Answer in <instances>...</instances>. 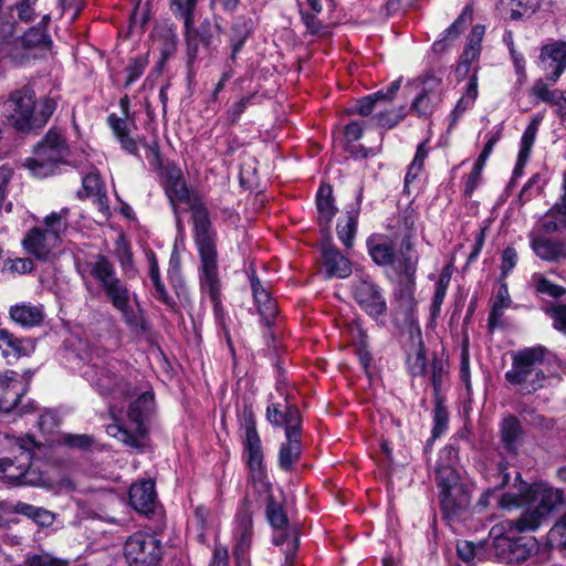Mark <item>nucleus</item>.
Masks as SVG:
<instances>
[{"instance_id":"obj_1","label":"nucleus","mask_w":566,"mask_h":566,"mask_svg":"<svg viewBox=\"0 0 566 566\" xmlns=\"http://www.w3.org/2000/svg\"><path fill=\"white\" fill-rule=\"evenodd\" d=\"M196 243L201 260L200 286L217 303L220 296V279L217 262L214 233L207 209L199 201L190 203Z\"/></svg>"},{"instance_id":"obj_2","label":"nucleus","mask_w":566,"mask_h":566,"mask_svg":"<svg viewBox=\"0 0 566 566\" xmlns=\"http://www.w3.org/2000/svg\"><path fill=\"white\" fill-rule=\"evenodd\" d=\"M56 108L51 97L36 101L34 91L24 86L11 93L6 102L8 120L17 130L29 132L46 124Z\"/></svg>"},{"instance_id":"obj_3","label":"nucleus","mask_w":566,"mask_h":566,"mask_svg":"<svg viewBox=\"0 0 566 566\" xmlns=\"http://www.w3.org/2000/svg\"><path fill=\"white\" fill-rule=\"evenodd\" d=\"M38 447L31 436L11 438L0 436V448L8 452L0 458V480L15 484H36L39 476L31 469L33 450Z\"/></svg>"},{"instance_id":"obj_4","label":"nucleus","mask_w":566,"mask_h":566,"mask_svg":"<svg viewBox=\"0 0 566 566\" xmlns=\"http://www.w3.org/2000/svg\"><path fill=\"white\" fill-rule=\"evenodd\" d=\"M442 455L436 468V482L443 517L455 520L470 505V489L451 464L442 463Z\"/></svg>"},{"instance_id":"obj_5","label":"nucleus","mask_w":566,"mask_h":566,"mask_svg":"<svg viewBox=\"0 0 566 566\" xmlns=\"http://www.w3.org/2000/svg\"><path fill=\"white\" fill-rule=\"evenodd\" d=\"M70 154V148L62 132L51 128L34 147L32 157L25 159L24 167L38 178L49 177L57 170Z\"/></svg>"},{"instance_id":"obj_6","label":"nucleus","mask_w":566,"mask_h":566,"mask_svg":"<svg viewBox=\"0 0 566 566\" xmlns=\"http://www.w3.org/2000/svg\"><path fill=\"white\" fill-rule=\"evenodd\" d=\"M153 408L154 395L150 391L140 394L128 407V424H108L106 428L107 433L133 449H142L144 446L142 439L147 432L145 422L150 416Z\"/></svg>"},{"instance_id":"obj_7","label":"nucleus","mask_w":566,"mask_h":566,"mask_svg":"<svg viewBox=\"0 0 566 566\" xmlns=\"http://www.w3.org/2000/svg\"><path fill=\"white\" fill-rule=\"evenodd\" d=\"M544 349L533 347L520 350L513 356L512 368L506 371L505 378L513 385H521L526 392L543 387L545 375L539 366L544 361Z\"/></svg>"},{"instance_id":"obj_8","label":"nucleus","mask_w":566,"mask_h":566,"mask_svg":"<svg viewBox=\"0 0 566 566\" xmlns=\"http://www.w3.org/2000/svg\"><path fill=\"white\" fill-rule=\"evenodd\" d=\"M514 522L503 521L490 531L493 546L497 557L507 564H518L528 558L531 549L523 543V538H514Z\"/></svg>"},{"instance_id":"obj_9","label":"nucleus","mask_w":566,"mask_h":566,"mask_svg":"<svg viewBox=\"0 0 566 566\" xmlns=\"http://www.w3.org/2000/svg\"><path fill=\"white\" fill-rule=\"evenodd\" d=\"M124 556L129 566H156L163 556L161 541L154 534L136 532L126 539Z\"/></svg>"},{"instance_id":"obj_10","label":"nucleus","mask_w":566,"mask_h":566,"mask_svg":"<svg viewBox=\"0 0 566 566\" xmlns=\"http://www.w3.org/2000/svg\"><path fill=\"white\" fill-rule=\"evenodd\" d=\"M122 367V364L114 359L102 366L94 363L85 375L101 395L125 397L129 394V385L118 375Z\"/></svg>"},{"instance_id":"obj_11","label":"nucleus","mask_w":566,"mask_h":566,"mask_svg":"<svg viewBox=\"0 0 566 566\" xmlns=\"http://www.w3.org/2000/svg\"><path fill=\"white\" fill-rule=\"evenodd\" d=\"M353 296L361 310L373 317L382 315L387 310L380 287L367 277L354 283Z\"/></svg>"},{"instance_id":"obj_12","label":"nucleus","mask_w":566,"mask_h":566,"mask_svg":"<svg viewBox=\"0 0 566 566\" xmlns=\"http://www.w3.org/2000/svg\"><path fill=\"white\" fill-rule=\"evenodd\" d=\"M108 302L122 314L125 323L130 327L139 325V315L130 305V293L126 284L119 279L115 283L108 284L102 291Z\"/></svg>"},{"instance_id":"obj_13","label":"nucleus","mask_w":566,"mask_h":566,"mask_svg":"<svg viewBox=\"0 0 566 566\" xmlns=\"http://www.w3.org/2000/svg\"><path fill=\"white\" fill-rule=\"evenodd\" d=\"M244 451L247 453V463L253 480H262L265 476L263 467V451L261 439L256 431L255 422L252 418L245 424Z\"/></svg>"},{"instance_id":"obj_14","label":"nucleus","mask_w":566,"mask_h":566,"mask_svg":"<svg viewBox=\"0 0 566 566\" xmlns=\"http://www.w3.org/2000/svg\"><path fill=\"white\" fill-rule=\"evenodd\" d=\"M419 255L415 250L410 237H405L400 244V251L392 262V266L407 281V289L411 293L415 286V274L417 272Z\"/></svg>"},{"instance_id":"obj_15","label":"nucleus","mask_w":566,"mask_h":566,"mask_svg":"<svg viewBox=\"0 0 566 566\" xmlns=\"http://www.w3.org/2000/svg\"><path fill=\"white\" fill-rule=\"evenodd\" d=\"M28 253L38 260L48 261L60 245L54 234H46L41 228L31 229L22 241Z\"/></svg>"},{"instance_id":"obj_16","label":"nucleus","mask_w":566,"mask_h":566,"mask_svg":"<svg viewBox=\"0 0 566 566\" xmlns=\"http://www.w3.org/2000/svg\"><path fill=\"white\" fill-rule=\"evenodd\" d=\"M539 59L547 80L556 82L566 69V44L554 43L543 46Z\"/></svg>"},{"instance_id":"obj_17","label":"nucleus","mask_w":566,"mask_h":566,"mask_svg":"<svg viewBox=\"0 0 566 566\" xmlns=\"http://www.w3.org/2000/svg\"><path fill=\"white\" fill-rule=\"evenodd\" d=\"M164 188L175 209L177 202H192L182 172L176 165L164 168Z\"/></svg>"},{"instance_id":"obj_18","label":"nucleus","mask_w":566,"mask_h":566,"mask_svg":"<svg viewBox=\"0 0 566 566\" xmlns=\"http://www.w3.org/2000/svg\"><path fill=\"white\" fill-rule=\"evenodd\" d=\"M24 390L15 371L0 374V411L9 412L14 409Z\"/></svg>"},{"instance_id":"obj_19","label":"nucleus","mask_w":566,"mask_h":566,"mask_svg":"<svg viewBox=\"0 0 566 566\" xmlns=\"http://www.w3.org/2000/svg\"><path fill=\"white\" fill-rule=\"evenodd\" d=\"M239 539L233 554L239 563L245 562L252 541V513L247 502H243L237 514Z\"/></svg>"},{"instance_id":"obj_20","label":"nucleus","mask_w":566,"mask_h":566,"mask_svg":"<svg viewBox=\"0 0 566 566\" xmlns=\"http://www.w3.org/2000/svg\"><path fill=\"white\" fill-rule=\"evenodd\" d=\"M107 123L119 142L122 149L130 155L138 156V142L133 136V130L137 129L135 123L128 118L118 117L115 114H111L107 117Z\"/></svg>"},{"instance_id":"obj_21","label":"nucleus","mask_w":566,"mask_h":566,"mask_svg":"<svg viewBox=\"0 0 566 566\" xmlns=\"http://www.w3.org/2000/svg\"><path fill=\"white\" fill-rule=\"evenodd\" d=\"M254 303L265 326L270 327L277 315V304L268 290L262 285L259 277L253 273L250 276Z\"/></svg>"},{"instance_id":"obj_22","label":"nucleus","mask_w":566,"mask_h":566,"mask_svg":"<svg viewBox=\"0 0 566 566\" xmlns=\"http://www.w3.org/2000/svg\"><path fill=\"white\" fill-rule=\"evenodd\" d=\"M22 45L25 50L27 59L43 57L52 45L51 38L46 34L44 27L36 25L30 28L22 36Z\"/></svg>"},{"instance_id":"obj_23","label":"nucleus","mask_w":566,"mask_h":566,"mask_svg":"<svg viewBox=\"0 0 566 566\" xmlns=\"http://www.w3.org/2000/svg\"><path fill=\"white\" fill-rule=\"evenodd\" d=\"M85 272L96 281L101 291L106 289L108 284L119 280L114 264L103 254H97L92 260L87 261L85 263Z\"/></svg>"},{"instance_id":"obj_24","label":"nucleus","mask_w":566,"mask_h":566,"mask_svg":"<svg viewBox=\"0 0 566 566\" xmlns=\"http://www.w3.org/2000/svg\"><path fill=\"white\" fill-rule=\"evenodd\" d=\"M400 83L401 80L398 78L394 81L386 91H378L357 101L356 113L360 116H368L382 105H389L400 88Z\"/></svg>"},{"instance_id":"obj_25","label":"nucleus","mask_w":566,"mask_h":566,"mask_svg":"<svg viewBox=\"0 0 566 566\" xmlns=\"http://www.w3.org/2000/svg\"><path fill=\"white\" fill-rule=\"evenodd\" d=\"M156 500L155 483L144 480L135 483L129 490V503L139 513L147 514L153 510Z\"/></svg>"},{"instance_id":"obj_26","label":"nucleus","mask_w":566,"mask_h":566,"mask_svg":"<svg viewBox=\"0 0 566 566\" xmlns=\"http://www.w3.org/2000/svg\"><path fill=\"white\" fill-rule=\"evenodd\" d=\"M322 253L328 277L345 279L350 275L352 264L337 249L331 244H325Z\"/></svg>"},{"instance_id":"obj_27","label":"nucleus","mask_w":566,"mask_h":566,"mask_svg":"<svg viewBox=\"0 0 566 566\" xmlns=\"http://www.w3.org/2000/svg\"><path fill=\"white\" fill-rule=\"evenodd\" d=\"M301 434H285L286 441L281 444L279 451V467L289 472L300 460L302 454Z\"/></svg>"},{"instance_id":"obj_28","label":"nucleus","mask_w":566,"mask_h":566,"mask_svg":"<svg viewBox=\"0 0 566 566\" xmlns=\"http://www.w3.org/2000/svg\"><path fill=\"white\" fill-rule=\"evenodd\" d=\"M31 348L29 339L18 338L8 329H0V350L3 357L10 359H18L21 356L28 355Z\"/></svg>"},{"instance_id":"obj_29","label":"nucleus","mask_w":566,"mask_h":566,"mask_svg":"<svg viewBox=\"0 0 566 566\" xmlns=\"http://www.w3.org/2000/svg\"><path fill=\"white\" fill-rule=\"evenodd\" d=\"M532 492L538 500L536 507L546 516L563 504V492L559 489L536 484L533 486Z\"/></svg>"},{"instance_id":"obj_30","label":"nucleus","mask_w":566,"mask_h":566,"mask_svg":"<svg viewBox=\"0 0 566 566\" xmlns=\"http://www.w3.org/2000/svg\"><path fill=\"white\" fill-rule=\"evenodd\" d=\"M10 317L23 327H33L43 321V307L25 303L18 304L10 308Z\"/></svg>"},{"instance_id":"obj_31","label":"nucleus","mask_w":566,"mask_h":566,"mask_svg":"<svg viewBox=\"0 0 566 566\" xmlns=\"http://www.w3.org/2000/svg\"><path fill=\"white\" fill-rule=\"evenodd\" d=\"M539 8V0H501V12L510 20L532 15Z\"/></svg>"},{"instance_id":"obj_32","label":"nucleus","mask_w":566,"mask_h":566,"mask_svg":"<svg viewBox=\"0 0 566 566\" xmlns=\"http://www.w3.org/2000/svg\"><path fill=\"white\" fill-rule=\"evenodd\" d=\"M316 207L318 211V220L321 224H325L326 229L335 216L336 208L333 200V189L329 185H322L316 195Z\"/></svg>"},{"instance_id":"obj_33","label":"nucleus","mask_w":566,"mask_h":566,"mask_svg":"<svg viewBox=\"0 0 566 566\" xmlns=\"http://www.w3.org/2000/svg\"><path fill=\"white\" fill-rule=\"evenodd\" d=\"M531 247L534 253L544 261H556L565 254L562 243L544 237L532 238Z\"/></svg>"},{"instance_id":"obj_34","label":"nucleus","mask_w":566,"mask_h":566,"mask_svg":"<svg viewBox=\"0 0 566 566\" xmlns=\"http://www.w3.org/2000/svg\"><path fill=\"white\" fill-rule=\"evenodd\" d=\"M369 255L378 265H392L395 252L392 244L384 238L371 237L367 241Z\"/></svg>"},{"instance_id":"obj_35","label":"nucleus","mask_w":566,"mask_h":566,"mask_svg":"<svg viewBox=\"0 0 566 566\" xmlns=\"http://www.w3.org/2000/svg\"><path fill=\"white\" fill-rule=\"evenodd\" d=\"M359 213V208H353L352 210L346 212L344 218H340L337 222V235L338 239L346 248H352L354 243V238L357 230V218Z\"/></svg>"},{"instance_id":"obj_36","label":"nucleus","mask_w":566,"mask_h":566,"mask_svg":"<svg viewBox=\"0 0 566 566\" xmlns=\"http://www.w3.org/2000/svg\"><path fill=\"white\" fill-rule=\"evenodd\" d=\"M253 22L251 19L245 17H239L234 21L232 25V35H231V59L234 61L237 54L240 52L241 48L245 43L247 39L250 36L252 31Z\"/></svg>"},{"instance_id":"obj_37","label":"nucleus","mask_w":566,"mask_h":566,"mask_svg":"<svg viewBox=\"0 0 566 566\" xmlns=\"http://www.w3.org/2000/svg\"><path fill=\"white\" fill-rule=\"evenodd\" d=\"M70 210L67 208L61 209L59 212H52L44 219L45 228L42 229L46 234H54L57 242L61 243V233L67 229V217Z\"/></svg>"},{"instance_id":"obj_38","label":"nucleus","mask_w":566,"mask_h":566,"mask_svg":"<svg viewBox=\"0 0 566 566\" xmlns=\"http://www.w3.org/2000/svg\"><path fill=\"white\" fill-rule=\"evenodd\" d=\"M280 533L273 536V544L281 546L286 545L284 549L285 555V564L284 566H292L293 559L295 557L296 551L300 545L298 536L296 532H285L283 530H279Z\"/></svg>"},{"instance_id":"obj_39","label":"nucleus","mask_w":566,"mask_h":566,"mask_svg":"<svg viewBox=\"0 0 566 566\" xmlns=\"http://www.w3.org/2000/svg\"><path fill=\"white\" fill-rule=\"evenodd\" d=\"M531 283L537 294L547 295L553 298H560L566 294V289L551 282L541 273H534Z\"/></svg>"},{"instance_id":"obj_40","label":"nucleus","mask_w":566,"mask_h":566,"mask_svg":"<svg viewBox=\"0 0 566 566\" xmlns=\"http://www.w3.org/2000/svg\"><path fill=\"white\" fill-rule=\"evenodd\" d=\"M450 281H451V270H450V265H448L442 270V272L439 276V280L436 284V291H434V295H433V300H432V304H431V315L433 317H436L440 314L441 306L444 301Z\"/></svg>"},{"instance_id":"obj_41","label":"nucleus","mask_w":566,"mask_h":566,"mask_svg":"<svg viewBox=\"0 0 566 566\" xmlns=\"http://www.w3.org/2000/svg\"><path fill=\"white\" fill-rule=\"evenodd\" d=\"M199 0H170V10L176 18L184 21L185 28L195 24L193 14Z\"/></svg>"},{"instance_id":"obj_42","label":"nucleus","mask_w":566,"mask_h":566,"mask_svg":"<svg viewBox=\"0 0 566 566\" xmlns=\"http://www.w3.org/2000/svg\"><path fill=\"white\" fill-rule=\"evenodd\" d=\"M478 97V77L475 74H473L469 83L467 85V90L464 95L459 99L457 103L452 116H453V123L457 122V119L469 108L473 105Z\"/></svg>"},{"instance_id":"obj_43","label":"nucleus","mask_w":566,"mask_h":566,"mask_svg":"<svg viewBox=\"0 0 566 566\" xmlns=\"http://www.w3.org/2000/svg\"><path fill=\"white\" fill-rule=\"evenodd\" d=\"M546 515L537 507L526 511L516 522H514L515 532H532L537 530Z\"/></svg>"},{"instance_id":"obj_44","label":"nucleus","mask_w":566,"mask_h":566,"mask_svg":"<svg viewBox=\"0 0 566 566\" xmlns=\"http://www.w3.org/2000/svg\"><path fill=\"white\" fill-rule=\"evenodd\" d=\"M511 300L506 285L499 289L496 297L492 304V310L489 316V326L494 328L502 317L504 310L510 306Z\"/></svg>"},{"instance_id":"obj_45","label":"nucleus","mask_w":566,"mask_h":566,"mask_svg":"<svg viewBox=\"0 0 566 566\" xmlns=\"http://www.w3.org/2000/svg\"><path fill=\"white\" fill-rule=\"evenodd\" d=\"M521 433L518 420L513 417H506L501 423V439L509 450H513L515 442Z\"/></svg>"},{"instance_id":"obj_46","label":"nucleus","mask_w":566,"mask_h":566,"mask_svg":"<svg viewBox=\"0 0 566 566\" xmlns=\"http://www.w3.org/2000/svg\"><path fill=\"white\" fill-rule=\"evenodd\" d=\"M409 371L412 376H422L426 371L427 358L420 334L413 354H409L407 358Z\"/></svg>"},{"instance_id":"obj_47","label":"nucleus","mask_w":566,"mask_h":566,"mask_svg":"<svg viewBox=\"0 0 566 566\" xmlns=\"http://www.w3.org/2000/svg\"><path fill=\"white\" fill-rule=\"evenodd\" d=\"M266 517L271 526L275 530H283L289 522L283 507L274 501L272 495L268 497Z\"/></svg>"},{"instance_id":"obj_48","label":"nucleus","mask_w":566,"mask_h":566,"mask_svg":"<svg viewBox=\"0 0 566 566\" xmlns=\"http://www.w3.org/2000/svg\"><path fill=\"white\" fill-rule=\"evenodd\" d=\"M532 93L534 96H536L538 99L559 105L560 103H565L566 107V98L563 96V94L555 90L551 91L547 86V84L543 80H538L532 87Z\"/></svg>"},{"instance_id":"obj_49","label":"nucleus","mask_w":566,"mask_h":566,"mask_svg":"<svg viewBox=\"0 0 566 566\" xmlns=\"http://www.w3.org/2000/svg\"><path fill=\"white\" fill-rule=\"evenodd\" d=\"M480 55V39L474 40L473 38L469 39V43L464 49L461 61L458 65V73L465 74L468 73L470 65L473 61H475Z\"/></svg>"},{"instance_id":"obj_50","label":"nucleus","mask_w":566,"mask_h":566,"mask_svg":"<svg viewBox=\"0 0 566 566\" xmlns=\"http://www.w3.org/2000/svg\"><path fill=\"white\" fill-rule=\"evenodd\" d=\"M388 105H382L380 108L374 111V119L379 127L389 129L396 126L402 118V116L395 111L387 109Z\"/></svg>"},{"instance_id":"obj_51","label":"nucleus","mask_w":566,"mask_h":566,"mask_svg":"<svg viewBox=\"0 0 566 566\" xmlns=\"http://www.w3.org/2000/svg\"><path fill=\"white\" fill-rule=\"evenodd\" d=\"M428 157V149L426 148V144L421 143L419 144L417 148V153L415 155V158L412 163L409 166V169L406 174L405 181L406 184H410L413 181L419 172L422 170L424 159Z\"/></svg>"},{"instance_id":"obj_52","label":"nucleus","mask_w":566,"mask_h":566,"mask_svg":"<svg viewBox=\"0 0 566 566\" xmlns=\"http://www.w3.org/2000/svg\"><path fill=\"white\" fill-rule=\"evenodd\" d=\"M536 132H537V125H536V122H533L523 133V136L521 139V148L518 151L521 165H525L530 157V153H531L532 146L535 140Z\"/></svg>"},{"instance_id":"obj_53","label":"nucleus","mask_w":566,"mask_h":566,"mask_svg":"<svg viewBox=\"0 0 566 566\" xmlns=\"http://www.w3.org/2000/svg\"><path fill=\"white\" fill-rule=\"evenodd\" d=\"M464 17H459L443 33V38L436 41L432 45L434 52H442L446 48L447 40H454L463 31Z\"/></svg>"},{"instance_id":"obj_54","label":"nucleus","mask_w":566,"mask_h":566,"mask_svg":"<svg viewBox=\"0 0 566 566\" xmlns=\"http://www.w3.org/2000/svg\"><path fill=\"white\" fill-rule=\"evenodd\" d=\"M28 566H69V560L54 557L49 553L28 555L25 558Z\"/></svg>"},{"instance_id":"obj_55","label":"nucleus","mask_w":566,"mask_h":566,"mask_svg":"<svg viewBox=\"0 0 566 566\" xmlns=\"http://www.w3.org/2000/svg\"><path fill=\"white\" fill-rule=\"evenodd\" d=\"M420 94L431 95L432 101H441L442 78L434 74H428L422 80V92Z\"/></svg>"},{"instance_id":"obj_56","label":"nucleus","mask_w":566,"mask_h":566,"mask_svg":"<svg viewBox=\"0 0 566 566\" xmlns=\"http://www.w3.org/2000/svg\"><path fill=\"white\" fill-rule=\"evenodd\" d=\"M285 434H301V413L297 408L287 406L284 410Z\"/></svg>"},{"instance_id":"obj_57","label":"nucleus","mask_w":566,"mask_h":566,"mask_svg":"<svg viewBox=\"0 0 566 566\" xmlns=\"http://www.w3.org/2000/svg\"><path fill=\"white\" fill-rule=\"evenodd\" d=\"M449 416L447 409L437 403L434 408V419L432 428V439H438L448 428Z\"/></svg>"},{"instance_id":"obj_58","label":"nucleus","mask_w":566,"mask_h":566,"mask_svg":"<svg viewBox=\"0 0 566 566\" xmlns=\"http://www.w3.org/2000/svg\"><path fill=\"white\" fill-rule=\"evenodd\" d=\"M546 314L552 318L554 328L566 335V304L548 307Z\"/></svg>"},{"instance_id":"obj_59","label":"nucleus","mask_w":566,"mask_h":566,"mask_svg":"<svg viewBox=\"0 0 566 566\" xmlns=\"http://www.w3.org/2000/svg\"><path fill=\"white\" fill-rule=\"evenodd\" d=\"M254 95L242 97L240 101L235 102L227 112V120L230 125H234L240 119L243 112L251 104V101Z\"/></svg>"},{"instance_id":"obj_60","label":"nucleus","mask_w":566,"mask_h":566,"mask_svg":"<svg viewBox=\"0 0 566 566\" xmlns=\"http://www.w3.org/2000/svg\"><path fill=\"white\" fill-rule=\"evenodd\" d=\"M547 543L552 547L564 548L566 547V531L562 524L555 523L547 534Z\"/></svg>"},{"instance_id":"obj_61","label":"nucleus","mask_w":566,"mask_h":566,"mask_svg":"<svg viewBox=\"0 0 566 566\" xmlns=\"http://www.w3.org/2000/svg\"><path fill=\"white\" fill-rule=\"evenodd\" d=\"M439 102L440 101H432L431 95L419 94L415 98L411 107L419 115H428L432 112L433 106L437 105Z\"/></svg>"},{"instance_id":"obj_62","label":"nucleus","mask_w":566,"mask_h":566,"mask_svg":"<svg viewBox=\"0 0 566 566\" xmlns=\"http://www.w3.org/2000/svg\"><path fill=\"white\" fill-rule=\"evenodd\" d=\"M6 269L11 273L25 274L32 271L33 262L28 258H17L8 260Z\"/></svg>"},{"instance_id":"obj_63","label":"nucleus","mask_w":566,"mask_h":566,"mask_svg":"<svg viewBox=\"0 0 566 566\" xmlns=\"http://www.w3.org/2000/svg\"><path fill=\"white\" fill-rule=\"evenodd\" d=\"M83 188L86 192V196L88 197H96L102 191V182L99 179V176L97 174H88L86 175L83 180Z\"/></svg>"},{"instance_id":"obj_64","label":"nucleus","mask_w":566,"mask_h":566,"mask_svg":"<svg viewBox=\"0 0 566 566\" xmlns=\"http://www.w3.org/2000/svg\"><path fill=\"white\" fill-rule=\"evenodd\" d=\"M517 263V253L514 248L507 247L502 253V276H506Z\"/></svg>"}]
</instances>
